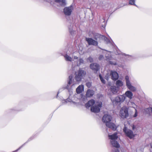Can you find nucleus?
<instances>
[{
	"instance_id": "nucleus-14",
	"label": "nucleus",
	"mask_w": 152,
	"mask_h": 152,
	"mask_svg": "<svg viewBox=\"0 0 152 152\" xmlns=\"http://www.w3.org/2000/svg\"><path fill=\"white\" fill-rule=\"evenodd\" d=\"M122 95H124V96H125V97H127L129 99H132V98L133 96V94L132 92L130 91H126L124 94Z\"/></svg>"
},
{
	"instance_id": "nucleus-22",
	"label": "nucleus",
	"mask_w": 152,
	"mask_h": 152,
	"mask_svg": "<svg viewBox=\"0 0 152 152\" xmlns=\"http://www.w3.org/2000/svg\"><path fill=\"white\" fill-rule=\"evenodd\" d=\"M64 57L66 61H69L71 62L73 61L72 58L69 56L67 54H66L65 55H64Z\"/></svg>"
},
{
	"instance_id": "nucleus-31",
	"label": "nucleus",
	"mask_w": 152,
	"mask_h": 152,
	"mask_svg": "<svg viewBox=\"0 0 152 152\" xmlns=\"http://www.w3.org/2000/svg\"><path fill=\"white\" fill-rule=\"evenodd\" d=\"M109 64L111 65H117V63L115 62H113L112 61H109Z\"/></svg>"
},
{
	"instance_id": "nucleus-1",
	"label": "nucleus",
	"mask_w": 152,
	"mask_h": 152,
	"mask_svg": "<svg viewBox=\"0 0 152 152\" xmlns=\"http://www.w3.org/2000/svg\"><path fill=\"white\" fill-rule=\"evenodd\" d=\"M112 119V116L108 115H104L102 118V121L103 122L106 123V126L113 130L115 131L116 130L117 127L115 125L110 122Z\"/></svg>"
},
{
	"instance_id": "nucleus-38",
	"label": "nucleus",
	"mask_w": 152,
	"mask_h": 152,
	"mask_svg": "<svg viewBox=\"0 0 152 152\" xmlns=\"http://www.w3.org/2000/svg\"><path fill=\"white\" fill-rule=\"evenodd\" d=\"M59 93V91H58L57 93V95L56 96V98H57L58 96V94Z\"/></svg>"
},
{
	"instance_id": "nucleus-5",
	"label": "nucleus",
	"mask_w": 152,
	"mask_h": 152,
	"mask_svg": "<svg viewBox=\"0 0 152 152\" xmlns=\"http://www.w3.org/2000/svg\"><path fill=\"white\" fill-rule=\"evenodd\" d=\"M102 102H96L95 105L91 107V111L92 112L98 113L100 110V108L102 107Z\"/></svg>"
},
{
	"instance_id": "nucleus-18",
	"label": "nucleus",
	"mask_w": 152,
	"mask_h": 152,
	"mask_svg": "<svg viewBox=\"0 0 152 152\" xmlns=\"http://www.w3.org/2000/svg\"><path fill=\"white\" fill-rule=\"evenodd\" d=\"M84 89V86L83 85L79 86L76 89L77 93L80 94L81 93L83 89Z\"/></svg>"
},
{
	"instance_id": "nucleus-16",
	"label": "nucleus",
	"mask_w": 152,
	"mask_h": 152,
	"mask_svg": "<svg viewBox=\"0 0 152 152\" xmlns=\"http://www.w3.org/2000/svg\"><path fill=\"white\" fill-rule=\"evenodd\" d=\"M94 91L91 89H88L86 92V96L87 97H90L93 96L94 94Z\"/></svg>"
},
{
	"instance_id": "nucleus-41",
	"label": "nucleus",
	"mask_w": 152,
	"mask_h": 152,
	"mask_svg": "<svg viewBox=\"0 0 152 152\" xmlns=\"http://www.w3.org/2000/svg\"><path fill=\"white\" fill-rule=\"evenodd\" d=\"M106 78V79L107 80H108V77H107V78Z\"/></svg>"
},
{
	"instance_id": "nucleus-42",
	"label": "nucleus",
	"mask_w": 152,
	"mask_h": 152,
	"mask_svg": "<svg viewBox=\"0 0 152 152\" xmlns=\"http://www.w3.org/2000/svg\"><path fill=\"white\" fill-rule=\"evenodd\" d=\"M151 148H152V146H151Z\"/></svg>"
},
{
	"instance_id": "nucleus-24",
	"label": "nucleus",
	"mask_w": 152,
	"mask_h": 152,
	"mask_svg": "<svg viewBox=\"0 0 152 152\" xmlns=\"http://www.w3.org/2000/svg\"><path fill=\"white\" fill-rule=\"evenodd\" d=\"M79 63L77 64V66H79L81 64L84 63V61L83 58H80L78 60Z\"/></svg>"
},
{
	"instance_id": "nucleus-29",
	"label": "nucleus",
	"mask_w": 152,
	"mask_h": 152,
	"mask_svg": "<svg viewBox=\"0 0 152 152\" xmlns=\"http://www.w3.org/2000/svg\"><path fill=\"white\" fill-rule=\"evenodd\" d=\"M99 77L100 78V79L101 81V82L104 83H105V81L104 80V79L103 78L102 76L101 75H99Z\"/></svg>"
},
{
	"instance_id": "nucleus-15",
	"label": "nucleus",
	"mask_w": 152,
	"mask_h": 152,
	"mask_svg": "<svg viewBox=\"0 0 152 152\" xmlns=\"http://www.w3.org/2000/svg\"><path fill=\"white\" fill-rule=\"evenodd\" d=\"M95 102L94 100L93 99L90 100L85 104V106L86 108H88L90 107L93 106Z\"/></svg>"
},
{
	"instance_id": "nucleus-32",
	"label": "nucleus",
	"mask_w": 152,
	"mask_h": 152,
	"mask_svg": "<svg viewBox=\"0 0 152 152\" xmlns=\"http://www.w3.org/2000/svg\"><path fill=\"white\" fill-rule=\"evenodd\" d=\"M104 58V57L103 55H101L99 56V60H103Z\"/></svg>"
},
{
	"instance_id": "nucleus-19",
	"label": "nucleus",
	"mask_w": 152,
	"mask_h": 152,
	"mask_svg": "<svg viewBox=\"0 0 152 152\" xmlns=\"http://www.w3.org/2000/svg\"><path fill=\"white\" fill-rule=\"evenodd\" d=\"M110 91L113 94H116L118 92V90L117 89L116 87L115 86L111 87Z\"/></svg>"
},
{
	"instance_id": "nucleus-2",
	"label": "nucleus",
	"mask_w": 152,
	"mask_h": 152,
	"mask_svg": "<svg viewBox=\"0 0 152 152\" xmlns=\"http://www.w3.org/2000/svg\"><path fill=\"white\" fill-rule=\"evenodd\" d=\"M126 97L124 95H120L114 98H111V100L114 106L120 105L125 100Z\"/></svg>"
},
{
	"instance_id": "nucleus-23",
	"label": "nucleus",
	"mask_w": 152,
	"mask_h": 152,
	"mask_svg": "<svg viewBox=\"0 0 152 152\" xmlns=\"http://www.w3.org/2000/svg\"><path fill=\"white\" fill-rule=\"evenodd\" d=\"M69 32L72 35H73L75 31L73 29L72 25H70L68 27Z\"/></svg>"
},
{
	"instance_id": "nucleus-37",
	"label": "nucleus",
	"mask_w": 152,
	"mask_h": 152,
	"mask_svg": "<svg viewBox=\"0 0 152 152\" xmlns=\"http://www.w3.org/2000/svg\"><path fill=\"white\" fill-rule=\"evenodd\" d=\"M135 128V127L134 125H133L132 126V129L134 130Z\"/></svg>"
},
{
	"instance_id": "nucleus-9",
	"label": "nucleus",
	"mask_w": 152,
	"mask_h": 152,
	"mask_svg": "<svg viewBox=\"0 0 152 152\" xmlns=\"http://www.w3.org/2000/svg\"><path fill=\"white\" fill-rule=\"evenodd\" d=\"M129 115L128 110L127 108L123 107L121 108L120 112V116L123 118H126Z\"/></svg>"
},
{
	"instance_id": "nucleus-33",
	"label": "nucleus",
	"mask_w": 152,
	"mask_h": 152,
	"mask_svg": "<svg viewBox=\"0 0 152 152\" xmlns=\"http://www.w3.org/2000/svg\"><path fill=\"white\" fill-rule=\"evenodd\" d=\"M88 60L91 63L93 61V58L91 57H89L88 58Z\"/></svg>"
},
{
	"instance_id": "nucleus-4",
	"label": "nucleus",
	"mask_w": 152,
	"mask_h": 152,
	"mask_svg": "<svg viewBox=\"0 0 152 152\" xmlns=\"http://www.w3.org/2000/svg\"><path fill=\"white\" fill-rule=\"evenodd\" d=\"M109 138L111 140V143L113 147L119 148L120 145L118 142L116 140L118 139L117 133H115L113 134L108 135Z\"/></svg>"
},
{
	"instance_id": "nucleus-10",
	"label": "nucleus",
	"mask_w": 152,
	"mask_h": 152,
	"mask_svg": "<svg viewBox=\"0 0 152 152\" xmlns=\"http://www.w3.org/2000/svg\"><path fill=\"white\" fill-rule=\"evenodd\" d=\"M73 8L72 5H71L68 7H65L64 9V14L66 15H70L73 10Z\"/></svg>"
},
{
	"instance_id": "nucleus-28",
	"label": "nucleus",
	"mask_w": 152,
	"mask_h": 152,
	"mask_svg": "<svg viewBox=\"0 0 152 152\" xmlns=\"http://www.w3.org/2000/svg\"><path fill=\"white\" fill-rule=\"evenodd\" d=\"M115 148H113L112 149V152H120L119 150L118 149V148H116V147Z\"/></svg>"
},
{
	"instance_id": "nucleus-3",
	"label": "nucleus",
	"mask_w": 152,
	"mask_h": 152,
	"mask_svg": "<svg viewBox=\"0 0 152 152\" xmlns=\"http://www.w3.org/2000/svg\"><path fill=\"white\" fill-rule=\"evenodd\" d=\"M86 74V72L82 68H80L78 70L75 72V78L77 82L81 81V80L85 77Z\"/></svg>"
},
{
	"instance_id": "nucleus-11",
	"label": "nucleus",
	"mask_w": 152,
	"mask_h": 152,
	"mask_svg": "<svg viewBox=\"0 0 152 152\" xmlns=\"http://www.w3.org/2000/svg\"><path fill=\"white\" fill-rule=\"evenodd\" d=\"M86 40L89 45H93L95 46L98 45L97 41L91 38H86Z\"/></svg>"
},
{
	"instance_id": "nucleus-21",
	"label": "nucleus",
	"mask_w": 152,
	"mask_h": 152,
	"mask_svg": "<svg viewBox=\"0 0 152 152\" xmlns=\"http://www.w3.org/2000/svg\"><path fill=\"white\" fill-rule=\"evenodd\" d=\"M57 2L59 3L62 6H64L66 5L65 0H55Z\"/></svg>"
},
{
	"instance_id": "nucleus-12",
	"label": "nucleus",
	"mask_w": 152,
	"mask_h": 152,
	"mask_svg": "<svg viewBox=\"0 0 152 152\" xmlns=\"http://www.w3.org/2000/svg\"><path fill=\"white\" fill-rule=\"evenodd\" d=\"M110 75L112 79L114 80H117L119 77L118 74V73L115 71H111Z\"/></svg>"
},
{
	"instance_id": "nucleus-36",
	"label": "nucleus",
	"mask_w": 152,
	"mask_h": 152,
	"mask_svg": "<svg viewBox=\"0 0 152 152\" xmlns=\"http://www.w3.org/2000/svg\"><path fill=\"white\" fill-rule=\"evenodd\" d=\"M74 58L75 59H78V58L76 56H74Z\"/></svg>"
},
{
	"instance_id": "nucleus-27",
	"label": "nucleus",
	"mask_w": 152,
	"mask_h": 152,
	"mask_svg": "<svg viewBox=\"0 0 152 152\" xmlns=\"http://www.w3.org/2000/svg\"><path fill=\"white\" fill-rule=\"evenodd\" d=\"M86 85L88 88H90L91 86V83L88 82L86 83Z\"/></svg>"
},
{
	"instance_id": "nucleus-25",
	"label": "nucleus",
	"mask_w": 152,
	"mask_h": 152,
	"mask_svg": "<svg viewBox=\"0 0 152 152\" xmlns=\"http://www.w3.org/2000/svg\"><path fill=\"white\" fill-rule=\"evenodd\" d=\"M33 138L32 137H30V138H29L28 140H27V141L25 143L23 144V145H22L16 151H17L18 150H19L20 149V148H21L26 143H27V142H28L31 141V140H32L33 139Z\"/></svg>"
},
{
	"instance_id": "nucleus-8",
	"label": "nucleus",
	"mask_w": 152,
	"mask_h": 152,
	"mask_svg": "<svg viewBox=\"0 0 152 152\" xmlns=\"http://www.w3.org/2000/svg\"><path fill=\"white\" fill-rule=\"evenodd\" d=\"M125 79L126 80V86L130 90V91H135L136 90V89L135 87L132 86L131 85L130 81L129 80V77L128 75L126 76L125 77Z\"/></svg>"
},
{
	"instance_id": "nucleus-39",
	"label": "nucleus",
	"mask_w": 152,
	"mask_h": 152,
	"mask_svg": "<svg viewBox=\"0 0 152 152\" xmlns=\"http://www.w3.org/2000/svg\"><path fill=\"white\" fill-rule=\"evenodd\" d=\"M106 57L108 59H110V57L109 56H106Z\"/></svg>"
},
{
	"instance_id": "nucleus-6",
	"label": "nucleus",
	"mask_w": 152,
	"mask_h": 152,
	"mask_svg": "<svg viewBox=\"0 0 152 152\" xmlns=\"http://www.w3.org/2000/svg\"><path fill=\"white\" fill-rule=\"evenodd\" d=\"M123 130L126 135L130 139H132L135 136V134H134L132 131L127 129L126 126H124Z\"/></svg>"
},
{
	"instance_id": "nucleus-34",
	"label": "nucleus",
	"mask_w": 152,
	"mask_h": 152,
	"mask_svg": "<svg viewBox=\"0 0 152 152\" xmlns=\"http://www.w3.org/2000/svg\"><path fill=\"white\" fill-rule=\"evenodd\" d=\"M151 110V113H152V107H149L146 109V111H149L150 110Z\"/></svg>"
},
{
	"instance_id": "nucleus-30",
	"label": "nucleus",
	"mask_w": 152,
	"mask_h": 152,
	"mask_svg": "<svg viewBox=\"0 0 152 152\" xmlns=\"http://www.w3.org/2000/svg\"><path fill=\"white\" fill-rule=\"evenodd\" d=\"M65 102H72V103L74 104H76V103L75 102H74V101H72L70 99H67L66 100H65Z\"/></svg>"
},
{
	"instance_id": "nucleus-35",
	"label": "nucleus",
	"mask_w": 152,
	"mask_h": 152,
	"mask_svg": "<svg viewBox=\"0 0 152 152\" xmlns=\"http://www.w3.org/2000/svg\"><path fill=\"white\" fill-rule=\"evenodd\" d=\"M135 114H134V115L133 116V117H136L137 115V110L136 109H135Z\"/></svg>"
},
{
	"instance_id": "nucleus-13",
	"label": "nucleus",
	"mask_w": 152,
	"mask_h": 152,
	"mask_svg": "<svg viewBox=\"0 0 152 152\" xmlns=\"http://www.w3.org/2000/svg\"><path fill=\"white\" fill-rule=\"evenodd\" d=\"M90 68L94 71L97 72L99 69V66L96 63H93L91 64Z\"/></svg>"
},
{
	"instance_id": "nucleus-17",
	"label": "nucleus",
	"mask_w": 152,
	"mask_h": 152,
	"mask_svg": "<svg viewBox=\"0 0 152 152\" xmlns=\"http://www.w3.org/2000/svg\"><path fill=\"white\" fill-rule=\"evenodd\" d=\"M73 76L72 75H70L69 77V80L68 81V84L66 86V88L69 89V86L72 83V79Z\"/></svg>"
},
{
	"instance_id": "nucleus-20",
	"label": "nucleus",
	"mask_w": 152,
	"mask_h": 152,
	"mask_svg": "<svg viewBox=\"0 0 152 152\" xmlns=\"http://www.w3.org/2000/svg\"><path fill=\"white\" fill-rule=\"evenodd\" d=\"M115 84L117 86V88H118L123 86V83L122 81L118 80L116 81Z\"/></svg>"
},
{
	"instance_id": "nucleus-40",
	"label": "nucleus",
	"mask_w": 152,
	"mask_h": 152,
	"mask_svg": "<svg viewBox=\"0 0 152 152\" xmlns=\"http://www.w3.org/2000/svg\"><path fill=\"white\" fill-rule=\"evenodd\" d=\"M117 54H120V52H117Z\"/></svg>"
},
{
	"instance_id": "nucleus-7",
	"label": "nucleus",
	"mask_w": 152,
	"mask_h": 152,
	"mask_svg": "<svg viewBox=\"0 0 152 152\" xmlns=\"http://www.w3.org/2000/svg\"><path fill=\"white\" fill-rule=\"evenodd\" d=\"M94 38V39L97 41L98 39H104L105 41H107V43L110 42V40L105 36L101 35L100 34L97 33H94L93 34Z\"/></svg>"
},
{
	"instance_id": "nucleus-26",
	"label": "nucleus",
	"mask_w": 152,
	"mask_h": 152,
	"mask_svg": "<svg viewBox=\"0 0 152 152\" xmlns=\"http://www.w3.org/2000/svg\"><path fill=\"white\" fill-rule=\"evenodd\" d=\"M135 0H129V3L130 4L137 6V5L135 4Z\"/></svg>"
}]
</instances>
